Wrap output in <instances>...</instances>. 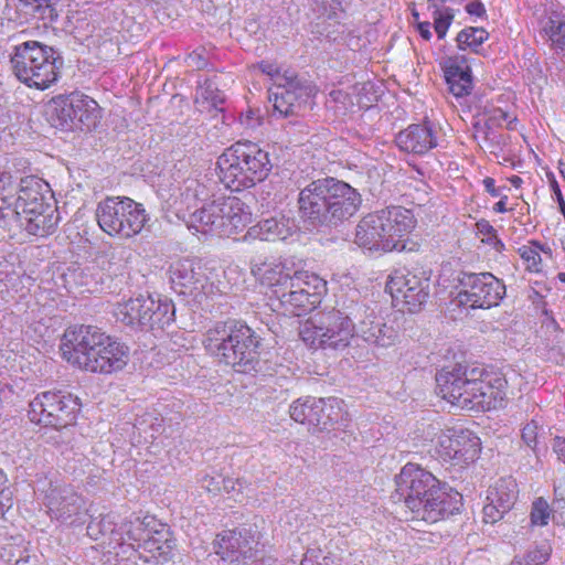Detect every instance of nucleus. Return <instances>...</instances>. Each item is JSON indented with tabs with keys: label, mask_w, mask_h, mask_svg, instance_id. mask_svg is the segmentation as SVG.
<instances>
[{
	"label": "nucleus",
	"mask_w": 565,
	"mask_h": 565,
	"mask_svg": "<svg viewBox=\"0 0 565 565\" xmlns=\"http://www.w3.org/2000/svg\"><path fill=\"white\" fill-rule=\"evenodd\" d=\"M256 533L253 526L223 531L214 542L215 553L227 562V565H256Z\"/></svg>",
	"instance_id": "f8f14e48"
},
{
	"label": "nucleus",
	"mask_w": 565,
	"mask_h": 565,
	"mask_svg": "<svg viewBox=\"0 0 565 565\" xmlns=\"http://www.w3.org/2000/svg\"><path fill=\"white\" fill-rule=\"evenodd\" d=\"M507 380L499 375H492L487 381H470L468 388L470 395L468 404H465L468 411H489L502 406L505 397Z\"/></svg>",
	"instance_id": "412c9836"
},
{
	"label": "nucleus",
	"mask_w": 565,
	"mask_h": 565,
	"mask_svg": "<svg viewBox=\"0 0 565 565\" xmlns=\"http://www.w3.org/2000/svg\"><path fill=\"white\" fill-rule=\"evenodd\" d=\"M116 51V45L111 41H106L100 47V51L97 52V56L102 60H109L113 58L115 55L118 54Z\"/></svg>",
	"instance_id": "0e129e2a"
},
{
	"label": "nucleus",
	"mask_w": 565,
	"mask_h": 565,
	"mask_svg": "<svg viewBox=\"0 0 565 565\" xmlns=\"http://www.w3.org/2000/svg\"><path fill=\"white\" fill-rule=\"evenodd\" d=\"M156 301L157 299H154L153 297L151 296H143V320L141 322V331L145 330L146 326L149 323L152 315H153V311H154V305H156Z\"/></svg>",
	"instance_id": "680f3d73"
},
{
	"label": "nucleus",
	"mask_w": 565,
	"mask_h": 565,
	"mask_svg": "<svg viewBox=\"0 0 565 565\" xmlns=\"http://www.w3.org/2000/svg\"><path fill=\"white\" fill-rule=\"evenodd\" d=\"M521 436L526 446L534 449L537 444V425L534 422L527 423L523 427Z\"/></svg>",
	"instance_id": "bf43d9fd"
},
{
	"label": "nucleus",
	"mask_w": 565,
	"mask_h": 565,
	"mask_svg": "<svg viewBox=\"0 0 565 565\" xmlns=\"http://www.w3.org/2000/svg\"><path fill=\"white\" fill-rule=\"evenodd\" d=\"M15 77L29 87L44 90L53 85L63 66L61 53L39 41H26L14 46L10 57Z\"/></svg>",
	"instance_id": "20e7f679"
},
{
	"label": "nucleus",
	"mask_w": 565,
	"mask_h": 565,
	"mask_svg": "<svg viewBox=\"0 0 565 565\" xmlns=\"http://www.w3.org/2000/svg\"><path fill=\"white\" fill-rule=\"evenodd\" d=\"M533 247L524 246L521 250V257L527 263V267L531 270L540 271L539 265L542 262L539 249L545 252V248L537 242H533Z\"/></svg>",
	"instance_id": "3c124183"
},
{
	"label": "nucleus",
	"mask_w": 565,
	"mask_h": 565,
	"mask_svg": "<svg viewBox=\"0 0 565 565\" xmlns=\"http://www.w3.org/2000/svg\"><path fill=\"white\" fill-rule=\"evenodd\" d=\"M18 257L10 255L9 258L6 256L0 257V274L3 276L7 282L13 281L19 278L21 273L17 270L14 260Z\"/></svg>",
	"instance_id": "5fc2aeb1"
},
{
	"label": "nucleus",
	"mask_w": 565,
	"mask_h": 565,
	"mask_svg": "<svg viewBox=\"0 0 565 565\" xmlns=\"http://www.w3.org/2000/svg\"><path fill=\"white\" fill-rule=\"evenodd\" d=\"M173 542L171 540L170 529L162 523H158L152 533H149L145 539L138 543L136 552H139L140 557L146 562L151 559L168 561L170 558Z\"/></svg>",
	"instance_id": "a878e982"
},
{
	"label": "nucleus",
	"mask_w": 565,
	"mask_h": 565,
	"mask_svg": "<svg viewBox=\"0 0 565 565\" xmlns=\"http://www.w3.org/2000/svg\"><path fill=\"white\" fill-rule=\"evenodd\" d=\"M384 224L379 211L365 215L356 225L355 243L362 248L384 253L406 249V241L390 238Z\"/></svg>",
	"instance_id": "f3484780"
},
{
	"label": "nucleus",
	"mask_w": 565,
	"mask_h": 565,
	"mask_svg": "<svg viewBox=\"0 0 565 565\" xmlns=\"http://www.w3.org/2000/svg\"><path fill=\"white\" fill-rule=\"evenodd\" d=\"M395 483L393 498L403 500L417 519L428 523L459 513L462 507L458 491L416 463H406L395 477Z\"/></svg>",
	"instance_id": "f03ea898"
},
{
	"label": "nucleus",
	"mask_w": 565,
	"mask_h": 565,
	"mask_svg": "<svg viewBox=\"0 0 565 565\" xmlns=\"http://www.w3.org/2000/svg\"><path fill=\"white\" fill-rule=\"evenodd\" d=\"M543 30L554 50H565V21L550 19Z\"/></svg>",
	"instance_id": "a18cd8bd"
},
{
	"label": "nucleus",
	"mask_w": 565,
	"mask_h": 565,
	"mask_svg": "<svg viewBox=\"0 0 565 565\" xmlns=\"http://www.w3.org/2000/svg\"><path fill=\"white\" fill-rule=\"evenodd\" d=\"M23 218V230L31 235L47 236L52 234L58 224L60 214L57 207H46V211L35 214L31 213Z\"/></svg>",
	"instance_id": "c9c22d12"
},
{
	"label": "nucleus",
	"mask_w": 565,
	"mask_h": 565,
	"mask_svg": "<svg viewBox=\"0 0 565 565\" xmlns=\"http://www.w3.org/2000/svg\"><path fill=\"white\" fill-rule=\"evenodd\" d=\"M202 488L211 493L217 494L222 492V476H204L201 480Z\"/></svg>",
	"instance_id": "052dcab7"
},
{
	"label": "nucleus",
	"mask_w": 565,
	"mask_h": 565,
	"mask_svg": "<svg viewBox=\"0 0 565 565\" xmlns=\"http://www.w3.org/2000/svg\"><path fill=\"white\" fill-rule=\"evenodd\" d=\"M488 38L489 33L483 28L468 26L457 34V47L461 51L470 50L478 54L479 47Z\"/></svg>",
	"instance_id": "79ce46f5"
},
{
	"label": "nucleus",
	"mask_w": 565,
	"mask_h": 565,
	"mask_svg": "<svg viewBox=\"0 0 565 565\" xmlns=\"http://www.w3.org/2000/svg\"><path fill=\"white\" fill-rule=\"evenodd\" d=\"M241 150L246 151L244 157L247 163L246 171L247 174L250 175V181H253L254 185L264 181L273 168L269 153L250 141H241Z\"/></svg>",
	"instance_id": "7c9ffc66"
},
{
	"label": "nucleus",
	"mask_w": 565,
	"mask_h": 565,
	"mask_svg": "<svg viewBox=\"0 0 565 565\" xmlns=\"http://www.w3.org/2000/svg\"><path fill=\"white\" fill-rule=\"evenodd\" d=\"M289 235V227L284 218L270 217L259 221L256 225L250 226L239 241L248 243L252 241H276L286 239Z\"/></svg>",
	"instance_id": "2f4dec72"
},
{
	"label": "nucleus",
	"mask_w": 565,
	"mask_h": 565,
	"mask_svg": "<svg viewBox=\"0 0 565 565\" xmlns=\"http://www.w3.org/2000/svg\"><path fill=\"white\" fill-rule=\"evenodd\" d=\"M361 193L348 182L324 177L309 182L298 194V212L303 224L318 232L339 227L362 206Z\"/></svg>",
	"instance_id": "f257e3e1"
},
{
	"label": "nucleus",
	"mask_w": 565,
	"mask_h": 565,
	"mask_svg": "<svg viewBox=\"0 0 565 565\" xmlns=\"http://www.w3.org/2000/svg\"><path fill=\"white\" fill-rule=\"evenodd\" d=\"M225 102L224 94L218 89L217 85L206 79L196 90L195 104L205 109H215L222 111L220 106Z\"/></svg>",
	"instance_id": "a19ab883"
},
{
	"label": "nucleus",
	"mask_w": 565,
	"mask_h": 565,
	"mask_svg": "<svg viewBox=\"0 0 565 565\" xmlns=\"http://www.w3.org/2000/svg\"><path fill=\"white\" fill-rule=\"evenodd\" d=\"M455 18V10L450 7L437 8L433 11L434 29L438 39H444Z\"/></svg>",
	"instance_id": "49530a36"
},
{
	"label": "nucleus",
	"mask_w": 565,
	"mask_h": 565,
	"mask_svg": "<svg viewBox=\"0 0 565 565\" xmlns=\"http://www.w3.org/2000/svg\"><path fill=\"white\" fill-rule=\"evenodd\" d=\"M21 178H19L20 180ZM18 180V175H13L10 171H0V189L9 190L12 189Z\"/></svg>",
	"instance_id": "e2e57ef3"
},
{
	"label": "nucleus",
	"mask_w": 565,
	"mask_h": 565,
	"mask_svg": "<svg viewBox=\"0 0 565 565\" xmlns=\"http://www.w3.org/2000/svg\"><path fill=\"white\" fill-rule=\"evenodd\" d=\"M479 130L483 134V140L488 148L491 149V152L494 150H501L505 145V137L494 131L490 126H480Z\"/></svg>",
	"instance_id": "864d4df0"
},
{
	"label": "nucleus",
	"mask_w": 565,
	"mask_h": 565,
	"mask_svg": "<svg viewBox=\"0 0 565 565\" xmlns=\"http://www.w3.org/2000/svg\"><path fill=\"white\" fill-rule=\"evenodd\" d=\"M223 207L224 205H222V199L212 201L209 204L203 203L202 206L196 207L191 213V226L194 227L198 232H202L204 234L211 233L223 237Z\"/></svg>",
	"instance_id": "bb28decb"
},
{
	"label": "nucleus",
	"mask_w": 565,
	"mask_h": 565,
	"mask_svg": "<svg viewBox=\"0 0 565 565\" xmlns=\"http://www.w3.org/2000/svg\"><path fill=\"white\" fill-rule=\"evenodd\" d=\"M245 153L246 151L241 150V141H237L217 158L220 180L231 191L238 192L254 186L246 171Z\"/></svg>",
	"instance_id": "a211bd4d"
},
{
	"label": "nucleus",
	"mask_w": 565,
	"mask_h": 565,
	"mask_svg": "<svg viewBox=\"0 0 565 565\" xmlns=\"http://www.w3.org/2000/svg\"><path fill=\"white\" fill-rule=\"evenodd\" d=\"M98 355L92 362L89 372L110 374L122 370L129 360V348L116 339L107 335V340L103 341L99 347Z\"/></svg>",
	"instance_id": "393cba45"
},
{
	"label": "nucleus",
	"mask_w": 565,
	"mask_h": 565,
	"mask_svg": "<svg viewBox=\"0 0 565 565\" xmlns=\"http://www.w3.org/2000/svg\"><path fill=\"white\" fill-rule=\"evenodd\" d=\"M289 414L295 422L307 424L317 431L329 430L341 417L339 402L334 397L298 398L290 405Z\"/></svg>",
	"instance_id": "4468645a"
},
{
	"label": "nucleus",
	"mask_w": 565,
	"mask_h": 565,
	"mask_svg": "<svg viewBox=\"0 0 565 565\" xmlns=\"http://www.w3.org/2000/svg\"><path fill=\"white\" fill-rule=\"evenodd\" d=\"M57 0H26L17 4V9L22 12L25 18L42 21L44 25L53 23L57 20L58 13L55 8Z\"/></svg>",
	"instance_id": "58836bf2"
},
{
	"label": "nucleus",
	"mask_w": 565,
	"mask_h": 565,
	"mask_svg": "<svg viewBox=\"0 0 565 565\" xmlns=\"http://www.w3.org/2000/svg\"><path fill=\"white\" fill-rule=\"evenodd\" d=\"M143 296L130 298L125 302H118L114 308V316L117 321L130 327L132 330H141L143 320Z\"/></svg>",
	"instance_id": "e433bc0d"
},
{
	"label": "nucleus",
	"mask_w": 565,
	"mask_h": 565,
	"mask_svg": "<svg viewBox=\"0 0 565 565\" xmlns=\"http://www.w3.org/2000/svg\"><path fill=\"white\" fill-rule=\"evenodd\" d=\"M262 338L246 323L231 320L217 322L206 331L205 349L235 372L255 375L263 372Z\"/></svg>",
	"instance_id": "7ed1b4c3"
},
{
	"label": "nucleus",
	"mask_w": 565,
	"mask_h": 565,
	"mask_svg": "<svg viewBox=\"0 0 565 565\" xmlns=\"http://www.w3.org/2000/svg\"><path fill=\"white\" fill-rule=\"evenodd\" d=\"M553 449L557 454L558 458L565 462V438L555 437L553 441Z\"/></svg>",
	"instance_id": "774afa93"
},
{
	"label": "nucleus",
	"mask_w": 565,
	"mask_h": 565,
	"mask_svg": "<svg viewBox=\"0 0 565 565\" xmlns=\"http://www.w3.org/2000/svg\"><path fill=\"white\" fill-rule=\"evenodd\" d=\"M343 0H312L311 8L318 18L332 19L337 17L338 10H342Z\"/></svg>",
	"instance_id": "09e8293b"
},
{
	"label": "nucleus",
	"mask_w": 565,
	"mask_h": 565,
	"mask_svg": "<svg viewBox=\"0 0 565 565\" xmlns=\"http://www.w3.org/2000/svg\"><path fill=\"white\" fill-rule=\"evenodd\" d=\"M171 288L181 296L192 297L201 301L213 291V284L205 274L200 259L182 258L170 265Z\"/></svg>",
	"instance_id": "ddd939ff"
},
{
	"label": "nucleus",
	"mask_w": 565,
	"mask_h": 565,
	"mask_svg": "<svg viewBox=\"0 0 565 565\" xmlns=\"http://www.w3.org/2000/svg\"><path fill=\"white\" fill-rule=\"evenodd\" d=\"M465 55L448 56L440 63L449 92L457 98L467 96L473 88V78Z\"/></svg>",
	"instance_id": "b1692460"
},
{
	"label": "nucleus",
	"mask_w": 565,
	"mask_h": 565,
	"mask_svg": "<svg viewBox=\"0 0 565 565\" xmlns=\"http://www.w3.org/2000/svg\"><path fill=\"white\" fill-rule=\"evenodd\" d=\"M107 340V334L95 326H75L65 330L61 351L63 358L77 365L79 369L88 371L92 369V362L103 341Z\"/></svg>",
	"instance_id": "9d476101"
},
{
	"label": "nucleus",
	"mask_w": 565,
	"mask_h": 565,
	"mask_svg": "<svg viewBox=\"0 0 565 565\" xmlns=\"http://www.w3.org/2000/svg\"><path fill=\"white\" fill-rule=\"evenodd\" d=\"M0 228L13 234L18 230H23V218L21 217L20 210L17 209V204L14 207L10 205L0 206Z\"/></svg>",
	"instance_id": "c03bdc74"
},
{
	"label": "nucleus",
	"mask_w": 565,
	"mask_h": 565,
	"mask_svg": "<svg viewBox=\"0 0 565 565\" xmlns=\"http://www.w3.org/2000/svg\"><path fill=\"white\" fill-rule=\"evenodd\" d=\"M518 483L513 478H501L489 489L487 500L509 512L518 499Z\"/></svg>",
	"instance_id": "4c0bfd02"
},
{
	"label": "nucleus",
	"mask_w": 565,
	"mask_h": 565,
	"mask_svg": "<svg viewBox=\"0 0 565 565\" xmlns=\"http://www.w3.org/2000/svg\"><path fill=\"white\" fill-rule=\"evenodd\" d=\"M482 512H483V521L486 523H491V524L500 521L504 516V514L508 513L507 510L501 509L500 507L494 504V502H491V501H489V503L483 507Z\"/></svg>",
	"instance_id": "13d9d810"
},
{
	"label": "nucleus",
	"mask_w": 565,
	"mask_h": 565,
	"mask_svg": "<svg viewBox=\"0 0 565 565\" xmlns=\"http://www.w3.org/2000/svg\"><path fill=\"white\" fill-rule=\"evenodd\" d=\"M465 9L468 14L480 17V18L484 17L486 12H487L483 3L479 0L469 2Z\"/></svg>",
	"instance_id": "69168bd1"
},
{
	"label": "nucleus",
	"mask_w": 565,
	"mask_h": 565,
	"mask_svg": "<svg viewBox=\"0 0 565 565\" xmlns=\"http://www.w3.org/2000/svg\"><path fill=\"white\" fill-rule=\"evenodd\" d=\"M44 504L51 518L66 521L85 509L84 498L65 483L50 481L44 491Z\"/></svg>",
	"instance_id": "6ab92c4d"
},
{
	"label": "nucleus",
	"mask_w": 565,
	"mask_h": 565,
	"mask_svg": "<svg viewBox=\"0 0 565 565\" xmlns=\"http://www.w3.org/2000/svg\"><path fill=\"white\" fill-rule=\"evenodd\" d=\"M491 376L492 375L486 373L483 369H478V367H473L470 370L467 369V375H465L467 381L473 380L476 382L487 381Z\"/></svg>",
	"instance_id": "338daca9"
},
{
	"label": "nucleus",
	"mask_w": 565,
	"mask_h": 565,
	"mask_svg": "<svg viewBox=\"0 0 565 565\" xmlns=\"http://www.w3.org/2000/svg\"><path fill=\"white\" fill-rule=\"evenodd\" d=\"M382 222L385 223L386 235L392 239H404L403 237L411 233L415 227L416 220L411 210L403 206H388L380 210Z\"/></svg>",
	"instance_id": "c756f323"
},
{
	"label": "nucleus",
	"mask_w": 565,
	"mask_h": 565,
	"mask_svg": "<svg viewBox=\"0 0 565 565\" xmlns=\"http://www.w3.org/2000/svg\"><path fill=\"white\" fill-rule=\"evenodd\" d=\"M397 335L398 333L394 327L383 322L380 328H377L376 335H374V333H369L367 342L376 347L387 348L394 344Z\"/></svg>",
	"instance_id": "de8ad7c7"
},
{
	"label": "nucleus",
	"mask_w": 565,
	"mask_h": 565,
	"mask_svg": "<svg viewBox=\"0 0 565 565\" xmlns=\"http://www.w3.org/2000/svg\"><path fill=\"white\" fill-rule=\"evenodd\" d=\"M465 375L467 367L460 364L445 366L436 374V393L461 409H466L470 395V381Z\"/></svg>",
	"instance_id": "aec40b11"
},
{
	"label": "nucleus",
	"mask_w": 565,
	"mask_h": 565,
	"mask_svg": "<svg viewBox=\"0 0 565 565\" xmlns=\"http://www.w3.org/2000/svg\"><path fill=\"white\" fill-rule=\"evenodd\" d=\"M395 141L402 151L414 154H425L438 145L437 131L428 121L409 125L397 134Z\"/></svg>",
	"instance_id": "5701e85b"
},
{
	"label": "nucleus",
	"mask_w": 565,
	"mask_h": 565,
	"mask_svg": "<svg viewBox=\"0 0 565 565\" xmlns=\"http://www.w3.org/2000/svg\"><path fill=\"white\" fill-rule=\"evenodd\" d=\"M550 546L543 545L535 547L534 550H531L526 553L524 565H542L550 558Z\"/></svg>",
	"instance_id": "4d7b16f0"
},
{
	"label": "nucleus",
	"mask_w": 565,
	"mask_h": 565,
	"mask_svg": "<svg viewBox=\"0 0 565 565\" xmlns=\"http://www.w3.org/2000/svg\"><path fill=\"white\" fill-rule=\"evenodd\" d=\"M279 92L274 94V109L282 117L303 116L312 109L317 93L312 82L302 77H290Z\"/></svg>",
	"instance_id": "2eb2a0df"
},
{
	"label": "nucleus",
	"mask_w": 565,
	"mask_h": 565,
	"mask_svg": "<svg viewBox=\"0 0 565 565\" xmlns=\"http://www.w3.org/2000/svg\"><path fill=\"white\" fill-rule=\"evenodd\" d=\"M385 288L395 300H403L409 312H417L430 297V271L424 268H413L406 273L395 271L390 276Z\"/></svg>",
	"instance_id": "9b49d317"
},
{
	"label": "nucleus",
	"mask_w": 565,
	"mask_h": 565,
	"mask_svg": "<svg viewBox=\"0 0 565 565\" xmlns=\"http://www.w3.org/2000/svg\"><path fill=\"white\" fill-rule=\"evenodd\" d=\"M264 277L269 285L274 287V295L279 297V292L296 291L307 289L309 284L305 281L307 274L303 271H295L290 275L281 263L273 265V267L264 270Z\"/></svg>",
	"instance_id": "c85d7f7f"
},
{
	"label": "nucleus",
	"mask_w": 565,
	"mask_h": 565,
	"mask_svg": "<svg viewBox=\"0 0 565 565\" xmlns=\"http://www.w3.org/2000/svg\"><path fill=\"white\" fill-rule=\"evenodd\" d=\"M175 308L171 300L158 298L153 315L146 326V331L164 330L174 322Z\"/></svg>",
	"instance_id": "ea45409f"
},
{
	"label": "nucleus",
	"mask_w": 565,
	"mask_h": 565,
	"mask_svg": "<svg viewBox=\"0 0 565 565\" xmlns=\"http://www.w3.org/2000/svg\"><path fill=\"white\" fill-rule=\"evenodd\" d=\"M210 196V190L198 179L189 178L184 180L181 188V198L186 203L188 209L196 207V203H205Z\"/></svg>",
	"instance_id": "37998d69"
},
{
	"label": "nucleus",
	"mask_w": 565,
	"mask_h": 565,
	"mask_svg": "<svg viewBox=\"0 0 565 565\" xmlns=\"http://www.w3.org/2000/svg\"><path fill=\"white\" fill-rule=\"evenodd\" d=\"M159 522L153 516H131L129 519L120 520V536L122 537V545H118L117 548H121L122 553L126 554L127 550H136L138 543H140L146 535L152 533V530Z\"/></svg>",
	"instance_id": "cd10ccee"
},
{
	"label": "nucleus",
	"mask_w": 565,
	"mask_h": 565,
	"mask_svg": "<svg viewBox=\"0 0 565 565\" xmlns=\"http://www.w3.org/2000/svg\"><path fill=\"white\" fill-rule=\"evenodd\" d=\"M120 518L115 513L102 514L97 519H93L87 525V533L97 540L100 534L108 539L107 544L113 550L118 545H122V537L120 531Z\"/></svg>",
	"instance_id": "473e14b6"
},
{
	"label": "nucleus",
	"mask_w": 565,
	"mask_h": 565,
	"mask_svg": "<svg viewBox=\"0 0 565 565\" xmlns=\"http://www.w3.org/2000/svg\"><path fill=\"white\" fill-rule=\"evenodd\" d=\"M276 298L280 308L285 310V315L300 317L315 308L318 296L308 289H299L288 294L279 292V297Z\"/></svg>",
	"instance_id": "72a5a7b5"
},
{
	"label": "nucleus",
	"mask_w": 565,
	"mask_h": 565,
	"mask_svg": "<svg viewBox=\"0 0 565 565\" xmlns=\"http://www.w3.org/2000/svg\"><path fill=\"white\" fill-rule=\"evenodd\" d=\"M47 184L34 175H26L20 179L18 183V196L15 200L17 209L20 210L21 217L31 213L39 214L45 212L46 207H56L46 198L44 192H49Z\"/></svg>",
	"instance_id": "4be33fe9"
},
{
	"label": "nucleus",
	"mask_w": 565,
	"mask_h": 565,
	"mask_svg": "<svg viewBox=\"0 0 565 565\" xmlns=\"http://www.w3.org/2000/svg\"><path fill=\"white\" fill-rule=\"evenodd\" d=\"M81 406L79 398L71 393L43 392L31 401L29 418L35 424L58 430L75 423Z\"/></svg>",
	"instance_id": "6e6552de"
},
{
	"label": "nucleus",
	"mask_w": 565,
	"mask_h": 565,
	"mask_svg": "<svg viewBox=\"0 0 565 565\" xmlns=\"http://www.w3.org/2000/svg\"><path fill=\"white\" fill-rule=\"evenodd\" d=\"M480 438L469 429L451 428L438 438L439 455L456 465L473 462L480 452Z\"/></svg>",
	"instance_id": "dca6fc26"
},
{
	"label": "nucleus",
	"mask_w": 565,
	"mask_h": 565,
	"mask_svg": "<svg viewBox=\"0 0 565 565\" xmlns=\"http://www.w3.org/2000/svg\"><path fill=\"white\" fill-rule=\"evenodd\" d=\"M96 217L105 233L124 238L139 234L149 221L143 205L128 196H107L98 203Z\"/></svg>",
	"instance_id": "0eeeda50"
},
{
	"label": "nucleus",
	"mask_w": 565,
	"mask_h": 565,
	"mask_svg": "<svg viewBox=\"0 0 565 565\" xmlns=\"http://www.w3.org/2000/svg\"><path fill=\"white\" fill-rule=\"evenodd\" d=\"M49 124L63 131H92L100 119V107L81 93L53 97L45 108Z\"/></svg>",
	"instance_id": "423d86ee"
},
{
	"label": "nucleus",
	"mask_w": 565,
	"mask_h": 565,
	"mask_svg": "<svg viewBox=\"0 0 565 565\" xmlns=\"http://www.w3.org/2000/svg\"><path fill=\"white\" fill-rule=\"evenodd\" d=\"M551 510L543 498H537L532 504L531 522L534 525L544 526L548 523Z\"/></svg>",
	"instance_id": "8fccbe9b"
},
{
	"label": "nucleus",
	"mask_w": 565,
	"mask_h": 565,
	"mask_svg": "<svg viewBox=\"0 0 565 565\" xmlns=\"http://www.w3.org/2000/svg\"><path fill=\"white\" fill-rule=\"evenodd\" d=\"M457 300L471 308L498 306L505 295L504 284L491 273L460 271L457 276Z\"/></svg>",
	"instance_id": "1a4fd4ad"
},
{
	"label": "nucleus",
	"mask_w": 565,
	"mask_h": 565,
	"mask_svg": "<svg viewBox=\"0 0 565 565\" xmlns=\"http://www.w3.org/2000/svg\"><path fill=\"white\" fill-rule=\"evenodd\" d=\"M7 476L0 469V515H4L13 504L12 491L7 486Z\"/></svg>",
	"instance_id": "6e6d98bb"
},
{
	"label": "nucleus",
	"mask_w": 565,
	"mask_h": 565,
	"mask_svg": "<svg viewBox=\"0 0 565 565\" xmlns=\"http://www.w3.org/2000/svg\"><path fill=\"white\" fill-rule=\"evenodd\" d=\"M365 313L363 305L351 300L350 305L323 312L316 321H309L300 331L302 340L312 348L343 350L355 334V320Z\"/></svg>",
	"instance_id": "39448f33"
},
{
	"label": "nucleus",
	"mask_w": 565,
	"mask_h": 565,
	"mask_svg": "<svg viewBox=\"0 0 565 565\" xmlns=\"http://www.w3.org/2000/svg\"><path fill=\"white\" fill-rule=\"evenodd\" d=\"M382 323V319L367 316L366 319L360 320L359 323L355 324V333L367 342L369 333L376 335L377 328H380Z\"/></svg>",
	"instance_id": "603ef678"
},
{
	"label": "nucleus",
	"mask_w": 565,
	"mask_h": 565,
	"mask_svg": "<svg viewBox=\"0 0 565 565\" xmlns=\"http://www.w3.org/2000/svg\"><path fill=\"white\" fill-rule=\"evenodd\" d=\"M223 210L227 212L228 223L224 225L223 236L230 237L244 228L252 221V213L247 206L237 198L222 199Z\"/></svg>",
	"instance_id": "f704fd0d"
}]
</instances>
